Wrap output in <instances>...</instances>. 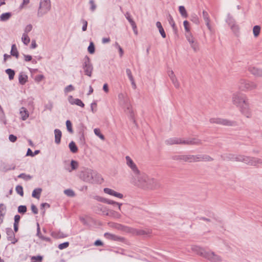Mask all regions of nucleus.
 Listing matches in <instances>:
<instances>
[{
    "mask_svg": "<svg viewBox=\"0 0 262 262\" xmlns=\"http://www.w3.org/2000/svg\"><path fill=\"white\" fill-rule=\"evenodd\" d=\"M42 259V257L41 256H33L32 260H34V262H40Z\"/></svg>",
    "mask_w": 262,
    "mask_h": 262,
    "instance_id": "nucleus-57",
    "label": "nucleus"
},
{
    "mask_svg": "<svg viewBox=\"0 0 262 262\" xmlns=\"http://www.w3.org/2000/svg\"><path fill=\"white\" fill-rule=\"evenodd\" d=\"M190 45L194 51H196L198 50V49H199L198 43L196 40Z\"/></svg>",
    "mask_w": 262,
    "mask_h": 262,
    "instance_id": "nucleus-53",
    "label": "nucleus"
},
{
    "mask_svg": "<svg viewBox=\"0 0 262 262\" xmlns=\"http://www.w3.org/2000/svg\"><path fill=\"white\" fill-rule=\"evenodd\" d=\"M42 191V189L41 188H36L35 189L32 194V197L39 199L40 198V195L41 194V192Z\"/></svg>",
    "mask_w": 262,
    "mask_h": 262,
    "instance_id": "nucleus-28",
    "label": "nucleus"
},
{
    "mask_svg": "<svg viewBox=\"0 0 262 262\" xmlns=\"http://www.w3.org/2000/svg\"><path fill=\"white\" fill-rule=\"evenodd\" d=\"M168 20L173 29L174 30L176 29L175 23L172 17L170 14L168 15Z\"/></svg>",
    "mask_w": 262,
    "mask_h": 262,
    "instance_id": "nucleus-42",
    "label": "nucleus"
},
{
    "mask_svg": "<svg viewBox=\"0 0 262 262\" xmlns=\"http://www.w3.org/2000/svg\"><path fill=\"white\" fill-rule=\"evenodd\" d=\"M192 249V250L198 254L209 259L212 262H220L221 261V258L220 256L215 254L213 252L206 250L198 246H194Z\"/></svg>",
    "mask_w": 262,
    "mask_h": 262,
    "instance_id": "nucleus-2",
    "label": "nucleus"
},
{
    "mask_svg": "<svg viewBox=\"0 0 262 262\" xmlns=\"http://www.w3.org/2000/svg\"><path fill=\"white\" fill-rule=\"evenodd\" d=\"M120 106L124 110L125 113L130 114V115L133 114V111L130 100L124 103L123 104L121 105Z\"/></svg>",
    "mask_w": 262,
    "mask_h": 262,
    "instance_id": "nucleus-19",
    "label": "nucleus"
},
{
    "mask_svg": "<svg viewBox=\"0 0 262 262\" xmlns=\"http://www.w3.org/2000/svg\"><path fill=\"white\" fill-rule=\"evenodd\" d=\"M16 191L18 194L20 195L21 196H23V188L21 186H17L16 187Z\"/></svg>",
    "mask_w": 262,
    "mask_h": 262,
    "instance_id": "nucleus-51",
    "label": "nucleus"
},
{
    "mask_svg": "<svg viewBox=\"0 0 262 262\" xmlns=\"http://www.w3.org/2000/svg\"><path fill=\"white\" fill-rule=\"evenodd\" d=\"M12 16L11 12H6L2 14L0 16V20L1 21H6L9 20Z\"/></svg>",
    "mask_w": 262,
    "mask_h": 262,
    "instance_id": "nucleus-26",
    "label": "nucleus"
},
{
    "mask_svg": "<svg viewBox=\"0 0 262 262\" xmlns=\"http://www.w3.org/2000/svg\"><path fill=\"white\" fill-rule=\"evenodd\" d=\"M80 178L83 181L92 183L93 180V171L90 169H86L80 173Z\"/></svg>",
    "mask_w": 262,
    "mask_h": 262,
    "instance_id": "nucleus-11",
    "label": "nucleus"
},
{
    "mask_svg": "<svg viewBox=\"0 0 262 262\" xmlns=\"http://www.w3.org/2000/svg\"><path fill=\"white\" fill-rule=\"evenodd\" d=\"M226 22L228 24L234 34H237L239 32V26L235 23L234 20L230 15H228Z\"/></svg>",
    "mask_w": 262,
    "mask_h": 262,
    "instance_id": "nucleus-14",
    "label": "nucleus"
},
{
    "mask_svg": "<svg viewBox=\"0 0 262 262\" xmlns=\"http://www.w3.org/2000/svg\"><path fill=\"white\" fill-rule=\"evenodd\" d=\"M37 236L39 237V238L41 239L42 238H43V235H42L41 233H40V229L38 223H37Z\"/></svg>",
    "mask_w": 262,
    "mask_h": 262,
    "instance_id": "nucleus-56",
    "label": "nucleus"
},
{
    "mask_svg": "<svg viewBox=\"0 0 262 262\" xmlns=\"http://www.w3.org/2000/svg\"><path fill=\"white\" fill-rule=\"evenodd\" d=\"M74 86H73L72 85L70 84V85H69L67 86V87H66V88H64V93H65L66 94H67V93H68L69 92H72V91H74Z\"/></svg>",
    "mask_w": 262,
    "mask_h": 262,
    "instance_id": "nucleus-47",
    "label": "nucleus"
},
{
    "mask_svg": "<svg viewBox=\"0 0 262 262\" xmlns=\"http://www.w3.org/2000/svg\"><path fill=\"white\" fill-rule=\"evenodd\" d=\"M125 162L131 173L132 176L134 174L138 173L139 171H140L136 162L129 156H125Z\"/></svg>",
    "mask_w": 262,
    "mask_h": 262,
    "instance_id": "nucleus-8",
    "label": "nucleus"
},
{
    "mask_svg": "<svg viewBox=\"0 0 262 262\" xmlns=\"http://www.w3.org/2000/svg\"><path fill=\"white\" fill-rule=\"evenodd\" d=\"M11 55L13 56H15L16 58H18V52L17 51L16 46L15 44L12 45L11 50Z\"/></svg>",
    "mask_w": 262,
    "mask_h": 262,
    "instance_id": "nucleus-29",
    "label": "nucleus"
},
{
    "mask_svg": "<svg viewBox=\"0 0 262 262\" xmlns=\"http://www.w3.org/2000/svg\"><path fill=\"white\" fill-rule=\"evenodd\" d=\"M69 147L70 151L72 153H76L78 151V147H77L74 141H71L69 144Z\"/></svg>",
    "mask_w": 262,
    "mask_h": 262,
    "instance_id": "nucleus-27",
    "label": "nucleus"
},
{
    "mask_svg": "<svg viewBox=\"0 0 262 262\" xmlns=\"http://www.w3.org/2000/svg\"><path fill=\"white\" fill-rule=\"evenodd\" d=\"M55 134V142L57 144H59L60 143L62 133L58 129H55L54 130Z\"/></svg>",
    "mask_w": 262,
    "mask_h": 262,
    "instance_id": "nucleus-25",
    "label": "nucleus"
},
{
    "mask_svg": "<svg viewBox=\"0 0 262 262\" xmlns=\"http://www.w3.org/2000/svg\"><path fill=\"white\" fill-rule=\"evenodd\" d=\"M82 22L83 24L82 30L83 31H85L86 30V29H87L88 22L85 20H82Z\"/></svg>",
    "mask_w": 262,
    "mask_h": 262,
    "instance_id": "nucleus-61",
    "label": "nucleus"
},
{
    "mask_svg": "<svg viewBox=\"0 0 262 262\" xmlns=\"http://www.w3.org/2000/svg\"><path fill=\"white\" fill-rule=\"evenodd\" d=\"M113 196H114L115 197H117V198H120V199H122L123 196L122 194L117 192L115 191H114V193L113 194Z\"/></svg>",
    "mask_w": 262,
    "mask_h": 262,
    "instance_id": "nucleus-62",
    "label": "nucleus"
},
{
    "mask_svg": "<svg viewBox=\"0 0 262 262\" xmlns=\"http://www.w3.org/2000/svg\"><path fill=\"white\" fill-rule=\"evenodd\" d=\"M168 75L169 77L170 78V80L176 77V75L174 74V72L172 70H169L168 71Z\"/></svg>",
    "mask_w": 262,
    "mask_h": 262,
    "instance_id": "nucleus-59",
    "label": "nucleus"
},
{
    "mask_svg": "<svg viewBox=\"0 0 262 262\" xmlns=\"http://www.w3.org/2000/svg\"><path fill=\"white\" fill-rule=\"evenodd\" d=\"M51 0H39L37 15L38 17H43L51 10Z\"/></svg>",
    "mask_w": 262,
    "mask_h": 262,
    "instance_id": "nucleus-5",
    "label": "nucleus"
},
{
    "mask_svg": "<svg viewBox=\"0 0 262 262\" xmlns=\"http://www.w3.org/2000/svg\"><path fill=\"white\" fill-rule=\"evenodd\" d=\"M6 232L7 235L8 240L11 242L12 244H15L17 242V239L15 238L14 233L12 228H6Z\"/></svg>",
    "mask_w": 262,
    "mask_h": 262,
    "instance_id": "nucleus-16",
    "label": "nucleus"
},
{
    "mask_svg": "<svg viewBox=\"0 0 262 262\" xmlns=\"http://www.w3.org/2000/svg\"><path fill=\"white\" fill-rule=\"evenodd\" d=\"M174 87L177 89H179L180 87V84L177 77L171 80Z\"/></svg>",
    "mask_w": 262,
    "mask_h": 262,
    "instance_id": "nucleus-43",
    "label": "nucleus"
},
{
    "mask_svg": "<svg viewBox=\"0 0 262 262\" xmlns=\"http://www.w3.org/2000/svg\"><path fill=\"white\" fill-rule=\"evenodd\" d=\"M232 101L243 115L247 118L251 116L252 112L249 99L245 94L238 92L233 93Z\"/></svg>",
    "mask_w": 262,
    "mask_h": 262,
    "instance_id": "nucleus-1",
    "label": "nucleus"
},
{
    "mask_svg": "<svg viewBox=\"0 0 262 262\" xmlns=\"http://www.w3.org/2000/svg\"><path fill=\"white\" fill-rule=\"evenodd\" d=\"M148 176L141 171L132 176L131 183L138 187L144 188Z\"/></svg>",
    "mask_w": 262,
    "mask_h": 262,
    "instance_id": "nucleus-4",
    "label": "nucleus"
},
{
    "mask_svg": "<svg viewBox=\"0 0 262 262\" xmlns=\"http://www.w3.org/2000/svg\"><path fill=\"white\" fill-rule=\"evenodd\" d=\"M231 159L235 161L244 162L250 166H256L257 164L262 165V160L261 159L244 155H233Z\"/></svg>",
    "mask_w": 262,
    "mask_h": 262,
    "instance_id": "nucleus-3",
    "label": "nucleus"
},
{
    "mask_svg": "<svg viewBox=\"0 0 262 262\" xmlns=\"http://www.w3.org/2000/svg\"><path fill=\"white\" fill-rule=\"evenodd\" d=\"M102 202H104V203H106L107 204H115L116 205H117L118 206V208L120 210H121V206L122 205V204L121 203H117V202H115L113 201H112V200H108V199H104L103 200H101Z\"/></svg>",
    "mask_w": 262,
    "mask_h": 262,
    "instance_id": "nucleus-33",
    "label": "nucleus"
},
{
    "mask_svg": "<svg viewBox=\"0 0 262 262\" xmlns=\"http://www.w3.org/2000/svg\"><path fill=\"white\" fill-rule=\"evenodd\" d=\"M30 0H23L22 3L19 6V9H23L27 7V6L30 3Z\"/></svg>",
    "mask_w": 262,
    "mask_h": 262,
    "instance_id": "nucleus-45",
    "label": "nucleus"
},
{
    "mask_svg": "<svg viewBox=\"0 0 262 262\" xmlns=\"http://www.w3.org/2000/svg\"><path fill=\"white\" fill-rule=\"evenodd\" d=\"M168 144H199L201 140L197 138H190L185 140L179 138H172L166 141Z\"/></svg>",
    "mask_w": 262,
    "mask_h": 262,
    "instance_id": "nucleus-6",
    "label": "nucleus"
},
{
    "mask_svg": "<svg viewBox=\"0 0 262 262\" xmlns=\"http://www.w3.org/2000/svg\"><path fill=\"white\" fill-rule=\"evenodd\" d=\"M68 101L69 103L72 105L76 104L78 106L83 107L84 106V103L81 100L78 98H74L72 96H69L68 97Z\"/></svg>",
    "mask_w": 262,
    "mask_h": 262,
    "instance_id": "nucleus-18",
    "label": "nucleus"
},
{
    "mask_svg": "<svg viewBox=\"0 0 262 262\" xmlns=\"http://www.w3.org/2000/svg\"><path fill=\"white\" fill-rule=\"evenodd\" d=\"M104 237L107 239H114L115 236L113 234L108 233H105L104 234Z\"/></svg>",
    "mask_w": 262,
    "mask_h": 262,
    "instance_id": "nucleus-60",
    "label": "nucleus"
},
{
    "mask_svg": "<svg viewBox=\"0 0 262 262\" xmlns=\"http://www.w3.org/2000/svg\"><path fill=\"white\" fill-rule=\"evenodd\" d=\"M261 28L259 26L256 25L253 28V33L255 37H257L260 32Z\"/></svg>",
    "mask_w": 262,
    "mask_h": 262,
    "instance_id": "nucleus-32",
    "label": "nucleus"
},
{
    "mask_svg": "<svg viewBox=\"0 0 262 262\" xmlns=\"http://www.w3.org/2000/svg\"><path fill=\"white\" fill-rule=\"evenodd\" d=\"M249 72L255 77L262 78V68L250 66L248 68Z\"/></svg>",
    "mask_w": 262,
    "mask_h": 262,
    "instance_id": "nucleus-15",
    "label": "nucleus"
},
{
    "mask_svg": "<svg viewBox=\"0 0 262 262\" xmlns=\"http://www.w3.org/2000/svg\"><path fill=\"white\" fill-rule=\"evenodd\" d=\"M64 193L67 195L69 196H73L75 195L74 191L70 189H66L64 191Z\"/></svg>",
    "mask_w": 262,
    "mask_h": 262,
    "instance_id": "nucleus-48",
    "label": "nucleus"
},
{
    "mask_svg": "<svg viewBox=\"0 0 262 262\" xmlns=\"http://www.w3.org/2000/svg\"><path fill=\"white\" fill-rule=\"evenodd\" d=\"M44 78L45 77L43 75H37L35 77L34 80L36 82H39L41 81H42L44 79Z\"/></svg>",
    "mask_w": 262,
    "mask_h": 262,
    "instance_id": "nucleus-50",
    "label": "nucleus"
},
{
    "mask_svg": "<svg viewBox=\"0 0 262 262\" xmlns=\"http://www.w3.org/2000/svg\"><path fill=\"white\" fill-rule=\"evenodd\" d=\"M203 18L205 22V24L210 31H212V28L210 24L211 20L207 12L203 11L202 13Z\"/></svg>",
    "mask_w": 262,
    "mask_h": 262,
    "instance_id": "nucleus-17",
    "label": "nucleus"
},
{
    "mask_svg": "<svg viewBox=\"0 0 262 262\" xmlns=\"http://www.w3.org/2000/svg\"><path fill=\"white\" fill-rule=\"evenodd\" d=\"M33 28V26L31 24L27 25L24 28V34H28L31 31Z\"/></svg>",
    "mask_w": 262,
    "mask_h": 262,
    "instance_id": "nucleus-39",
    "label": "nucleus"
},
{
    "mask_svg": "<svg viewBox=\"0 0 262 262\" xmlns=\"http://www.w3.org/2000/svg\"><path fill=\"white\" fill-rule=\"evenodd\" d=\"M24 60L26 61H31L32 59V57L29 55H24Z\"/></svg>",
    "mask_w": 262,
    "mask_h": 262,
    "instance_id": "nucleus-63",
    "label": "nucleus"
},
{
    "mask_svg": "<svg viewBox=\"0 0 262 262\" xmlns=\"http://www.w3.org/2000/svg\"><path fill=\"white\" fill-rule=\"evenodd\" d=\"M179 11L182 17L184 18H187L188 17L187 11L183 6H180L179 7Z\"/></svg>",
    "mask_w": 262,
    "mask_h": 262,
    "instance_id": "nucleus-30",
    "label": "nucleus"
},
{
    "mask_svg": "<svg viewBox=\"0 0 262 262\" xmlns=\"http://www.w3.org/2000/svg\"><path fill=\"white\" fill-rule=\"evenodd\" d=\"M183 25L186 32V34L190 33V24L187 20H184L183 22Z\"/></svg>",
    "mask_w": 262,
    "mask_h": 262,
    "instance_id": "nucleus-34",
    "label": "nucleus"
},
{
    "mask_svg": "<svg viewBox=\"0 0 262 262\" xmlns=\"http://www.w3.org/2000/svg\"><path fill=\"white\" fill-rule=\"evenodd\" d=\"M69 243L68 242H65L62 244H60L58 245V248L60 250L65 249L69 246Z\"/></svg>",
    "mask_w": 262,
    "mask_h": 262,
    "instance_id": "nucleus-52",
    "label": "nucleus"
},
{
    "mask_svg": "<svg viewBox=\"0 0 262 262\" xmlns=\"http://www.w3.org/2000/svg\"><path fill=\"white\" fill-rule=\"evenodd\" d=\"M18 178L23 179L26 181L30 180L32 179V177L29 174H26L25 173H21L18 176Z\"/></svg>",
    "mask_w": 262,
    "mask_h": 262,
    "instance_id": "nucleus-40",
    "label": "nucleus"
},
{
    "mask_svg": "<svg viewBox=\"0 0 262 262\" xmlns=\"http://www.w3.org/2000/svg\"><path fill=\"white\" fill-rule=\"evenodd\" d=\"M210 122L212 123H215L217 124H221L223 125H231L230 122L227 120L221 118H212L210 119Z\"/></svg>",
    "mask_w": 262,
    "mask_h": 262,
    "instance_id": "nucleus-22",
    "label": "nucleus"
},
{
    "mask_svg": "<svg viewBox=\"0 0 262 262\" xmlns=\"http://www.w3.org/2000/svg\"><path fill=\"white\" fill-rule=\"evenodd\" d=\"M104 192L105 193H107L109 195H113V194L114 193V190L113 189H111L108 188H105L103 190Z\"/></svg>",
    "mask_w": 262,
    "mask_h": 262,
    "instance_id": "nucleus-54",
    "label": "nucleus"
},
{
    "mask_svg": "<svg viewBox=\"0 0 262 262\" xmlns=\"http://www.w3.org/2000/svg\"><path fill=\"white\" fill-rule=\"evenodd\" d=\"M6 213V207L4 204H0V224L3 223L4 216Z\"/></svg>",
    "mask_w": 262,
    "mask_h": 262,
    "instance_id": "nucleus-23",
    "label": "nucleus"
},
{
    "mask_svg": "<svg viewBox=\"0 0 262 262\" xmlns=\"http://www.w3.org/2000/svg\"><path fill=\"white\" fill-rule=\"evenodd\" d=\"M19 114L21 119L23 121L26 120L29 116V113L27 108L22 107L19 110Z\"/></svg>",
    "mask_w": 262,
    "mask_h": 262,
    "instance_id": "nucleus-21",
    "label": "nucleus"
},
{
    "mask_svg": "<svg viewBox=\"0 0 262 262\" xmlns=\"http://www.w3.org/2000/svg\"><path fill=\"white\" fill-rule=\"evenodd\" d=\"M190 20L193 23L199 25L200 24V20L198 16L195 14H193L191 15Z\"/></svg>",
    "mask_w": 262,
    "mask_h": 262,
    "instance_id": "nucleus-36",
    "label": "nucleus"
},
{
    "mask_svg": "<svg viewBox=\"0 0 262 262\" xmlns=\"http://www.w3.org/2000/svg\"><path fill=\"white\" fill-rule=\"evenodd\" d=\"M28 76L24 72H20L18 76L19 83L21 84H25L28 81Z\"/></svg>",
    "mask_w": 262,
    "mask_h": 262,
    "instance_id": "nucleus-24",
    "label": "nucleus"
},
{
    "mask_svg": "<svg viewBox=\"0 0 262 262\" xmlns=\"http://www.w3.org/2000/svg\"><path fill=\"white\" fill-rule=\"evenodd\" d=\"M95 134L99 137L101 140H104V136L101 133L100 130L99 128H95L94 130Z\"/></svg>",
    "mask_w": 262,
    "mask_h": 262,
    "instance_id": "nucleus-38",
    "label": "nucleus"
},
{
    "mask_svg": "<svg viewBox=\"0 0 262 262\" xmlns=\"http://www.w3.org/2000/svg\"><path fill=\"white\" fill-rule=\"evenodd\" d=\"M88 52L90 54H93L95 52V47L94 45L92 42H91L90 45L88 48Z\"/></svg>",
    "mask_w": 262,
    "mask_h": 262,
    "instance_id": "nucleus-44",
    "label": "nucleus"
},
{
    "mask_svg": "<svg viewBox=\"0 0 262 262\" xmlns=\"http://www.w3.org/2000/svg\"><path fill=\"white\" fill-rule=\"evenodd\" d=\"M66 126H67V130H68V132L72 134L73 133V130L72 129V125L70 120H67L66 121Z\"/></svg>",
    "mask_w": 262,
    "mask_h": 262,
    "instance_id": "nucleus-41",
    "label": "nucleus"
},
{
    "mask_svg": "<svg viewBox=\"0 0 262 262\" xmlns=\"http://www.w3.org/2000/svg\"><path fill=\"white\" fill-rule=\"evenodd\" d=\"M78 166V162L75 160H72L70 162L67 161L64 163V169L70 172L77 169Z\"/></svg>",
    "mask_w": 262,
    "mask_h": 262,
    "instance_id": "nucleus-13",
    "label": "nucleus"
},
{
    "mask_svg": "<svg viewBox=\"0 0 262 262\" xmlns=\"http://www.w3.org/2000/svg\"><path fill=\"white\" fill-rule=\"evenodd\" d=\"M27 211V207L24 205H20L18 207V212L20 213H25Z\"/></svg>",
    "mask_w": 262,
    "mask_h": 262,
    "instance_id": "nucleus-46",
    "label": "nucleus"
},
{
    "mask_svg": "<svg viewBox=\"0 0 262 262\" xmlns=\"http://www.w3.org/2000/svg\"><path fill=\"white\" fill-rule=\"evenodd\" d=\"M97 103L94 101L91 104V110L92 113H95L97 111Z\"/></svg>",
    "mask_w": 262,
    "mask_h": 262,
    "instance_id": "nucleus-49",
    "label": "nucleus"
},
{
    "mask_svg": "<svg viewBox=\"0 0 262 262\" xmlns=\"http://www.w3.org/2000/svg\"><path fill=\"white\" fill-rule=\"evenodd\" d=\"M118 97L120 105L123 104L124 103L128 102V101L129 100V99L128 98L127 94L125 93H119L118 94Z\"/></svg>",
    "mask_w": 262,
    "mask_h": 262,
    "instance_id": "nucleus-20",
    "label": "nucleus"
},
{
    "mask_svg": "<svg viewBox=\"0 0 262 262\" xmlns=\"http://www.w3.org/2000/svg\"><path fill=\"white\" fill-rule=\"evenodd\" d=\"M21 39L23 43L26 46H27L30 41V38L28 36V34L23 33Z\"/></svg>",
    "mask_w": 262,
    "mask_h": 262,
    "instance_id": "nucleus-31",
    "label": "nucleus"
},
{
    "mask_svg": "<svg viewBox=\"0 0 262 262\" xmlns=\"http://www.w3.org/2000/svg\"><path fill=\"white\" fill-rule=\"evenodd\" d=\"M126 74H127L129 80H133V79H134V78L132 75L131 70L129 69H127L126 70Z\"/></svg>",
    "mask_w": 262,
    "mask_h": 262,
    "instance_id": "nucleus-55",
    "label": "nucleus"
},
{
    "mask_svg": "<svg viewBox=\"0 0 262 262\" xmlns=\"http://www.w3.org/2000/svg\"><path fill=\"white\" fill-rule=\"evenodd\" d=\"M6 73L8 75L10 80L13 79L15 75V72L14 70L8 69L6 70Z\"/></svg>",
    "mask_w": 262,
    "mask_h": 262,
    "instance_id": "nucleus-35",
    "label": "nucleus"
},
{
    "mask_svg": "<svg viewBox=\"0 0 262 262\" xmlns=\"http://www.w3.org/2000/svg\"><path fill=\"white\" fill-rule=\"evenodd\" d=\"M181 159L189 162H193L200 161H210L211 158L206 155H183L181 157Z\"/></svg>",
    "mask_w": 262,
    "mask_h": 262,
    "instance_id": "nucleus-7",
    "label": "nucleus"
},
{
    "mask_svg": "<svg viewBox=\"0 0 262 262\" xmlns=\"http://www.w3.org/2000/svg\"><path fill=\"white\" fill-rule=\"evenodd\" d=\"M160 187L161 184L158 180L148 176L143 189L155 190L160 188Z\"/></svg>",
    "mask_w": 262,
    "mask_h": 262,
    "instance_id": "nucleus-9",
    "label": "nucleus"
},
{
    "mask_svg": "<svg viewBox=\"0 0 262 262\" xmlns=\"http://www.w3.org/2000/svg\"><path fill=\"white\" fill-rule=\"evenodd\" d=\"M82 68L84 73L89 77H91L93 71V67L91 62L90 59L85 56L83 59Z\"/></svg>",
    "mask_w": 262,
    "mask_h": 262,
    "instance_id": "nucleus-10",
    "label": "nucleus"
},
{
    "mask_svg": "<svg viewBox=\"0 0 262 262\" xmlns=\"http://www.w3.org/2000/svg\"><path fill=\"white\" fill-rule=\"evenodd\" d=\"M239 84L243 90L251 91L257 88V84L255 83L244 79L240 80Z\"/></svg>",
    "mask_w": 262,
    "mask_h": 262,
    "instance_id": "nucleus-12",
    "label": "nucleus"
},
{
    "mask_svg": "<svg viewBox=\"0 0 262 262\" xmlns=\"http://www.w3.org/2000/svg\"><path fill=\"white\" fill-rule=\"evenodd\" d=\"M186 37L187 38V40L189 42L190 44L191 43H193L194 41H195V39L193 37V36L192 35L191 33H188L186 34Z\"/></svg>",
    "mask_w": 262,
    "mask_h": 262,
    "instance_id": "nucleus-37",
    "label": "nucleus"
},
{
    "mask_svg": "<svg viewBox=\"0 0 262 262\" xmlns=\"http://www.w3.org/2000/svg\"><path fill=\"white\" fill-rule=\"evenodd\" d=\"M90 4L91 5L90 9H91V11H95L96 8V6L95 4L94 1L93 0H90Z\"/></svg>",
    "mask_w": 262,
    "mask_h": 262,
    "instance_id": "nucleus-58",
    "label": "nucleus"
},
{
    "mask_svg": "<svg viewBox=\"0 0 262 262\" xmlns=\"http://www.w3.org/2000/svg\"><path fill=\"white\" fill-rule=\"evenodd\" d=\"M9 140L12 142H14L17 140V137L13 135H10L9 137Z\"/></svg>",
    "mask_w": 262,
    "mask_h": 262,
    "instance_id": "nucleus-64",
    "label": "nucleus"
}]
</instances>
